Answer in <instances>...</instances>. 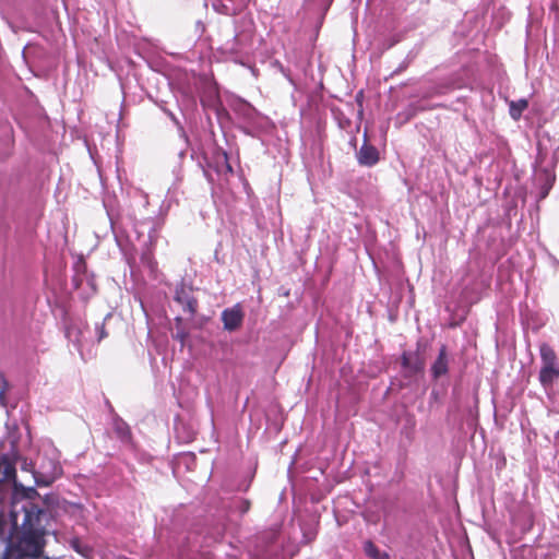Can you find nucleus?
<instances>
[{"label": "nucleus", "mask_w": 559, "mask_h": 559, "mask_svg": "<svg viewBox=\"0 0 559 559\" xmlns=\"http://www.w3.org/2000/svg\"><path fill=\"white\" fill-rule=\"evenodd\" d=\"M19 550L23 556L38 557L43 551L41 535L33 530L24 532L19 540Z\"/></svg>", "instance_id": "1"}, {"label": "nucleus", "mask_w": 559, "mask_h": 559, "mask_svg": "<svg viewBox=\"0 0 559 559\" xmlns=\"http://www.w3.org/2000/svg\"><path fill=\"white\" fill-rule=\"evenodd\" d=\"M175 301L182 306L183 310L193 317L198 311V299L193 296V288L185 283L176 286Z\"/></svg>", "instance_id": "2"}, {"label": "nucleus", "mask_w": 559, "mask_h": 559, "mask_svg": "<svg viewBox=\"0 0 559 559\" xmlns=\"http://www.w3.org/2000/svg\"><path fill=\"white\" fill-rule=\"evenodd\" d=\"M13 480L15 490H19L21 487L26 493L25 497L29 498L31 493H36L34 488L25 489L16 481V468L14 462L10 460L7 455L0 456V481H10Z\"/></svg>", "instance_id": "3"}, {"label": "nucleus", "mask_w": 559, "mask_h": 559, "mask_svg": "<svg viewBox=\"0 0 559 559\" xmlns=\"http://www.w3.org/2000/svg\"><path fill=\"white\" fill-rule=\"evenodd\" d=\"M401 365L405 377H413L424 371L425 359L419 352H404L401 356Z\"/></svg>", "instance_id": "4"}, {"label": "nucleus", "mask_w": 559, "mask_h": 559, "mask_svg": "<svg viewBox=\"0 0 559 559\" xmlns=\"http://www.w3.org/2000/svg\"><path fill=\"white\" fill-rule=\"evenodd\" d=\"M243 318L245 313L239 304L233 306L231 308H226L222 312L224 329L229 332L238 330L242 325Z\"/></svg>", "instance_id": "5"}, {"label": "nucleus", "mask_w": 559, "mask_h": 559, "mask_svg": "<svg viewBox=\"0 0 559 559\" xmlns=\"http://www.w3.org/2000/svg\"><path fill=\"white\" fill-rule=\"evenodd\" d=\"M535 178L539 187V199H545L556 181V175L551 169L540 168L536 171Z\"/></svg>", "instance_id": "6"}, {"label": "nucleus", "mask_w": 559, "mask_h": 559, "mask_svg": "<svg viewBox=\"0 0 559 559\" xmlns=\"http://www.w3.org/2000/svg\"><path fill=\"white\" fill-rule=\"evenodd\" d=\"M356 157L359 165L367 167L374 166L380 159L379 151L377 147L369 144L367 141H365L360 146Z\"/></svg>", "instance_id": "7"}, {"label": "nucleus", "mask_w": 559, "mask_h": 559, "mask_svg": "<svg viewBox=\"0 0 559 559\" xmlns=\"http://www.w3.org/2000/svg\"><path fill=\"white\" fill-rule=\"evenodd\" d=\"M431 376L435 380L445 376L449 371V357L447 346L442 345L439 349V354L431 365Z\"/></svg>", "instance_id": "8"}, {"label": "nucleus", "mask_w": 559, "mask_h": 559, "mask_svg": "<svg viewBox=\"0 0 559 559\" xmlns=\"http://www.w3.org/2000/svg\"><path fill=\"white\" fill-rule=\"evenodd\" d=\"M8 526L4 514L0 513V559H16L13 558L9 538L5 536V530Z\"/></svg>", "instance_id": "9"}, {"label": "nucleus", "mask_w": 559, "mask_h": 559, "mask_svg": "<svg viewBox=\"0 0 559 559\" xmlns=\"http://www.w3.org/2000/svg\"><path fill=\"white\" fill-rule=\"evenodd\" d=\"M557 379H559V368L557 366L542 367L539 381L545 389L551 388Z\"/></svg>", "instance_id": "10"}, {"label": "nucleus", "mask_w": 559, "mask_h": 559, "mask_svg": "<svg viewBox=\"0 0 559 559\" xmlns=\"http://www.w3.org/2000/svg\"><path fill=\"white\" fill-rule=\"evenodd\" d=\"M540 358H542V367L546 366H557V356L555 350L546 343H543L539 347Z\"/></svg>", "instance_id": "11"}, {"label": "nucleus", "mask_w": 559, "mask_h": 559, "mask_svg": "<svg viewBox=\"0 0 559 559\" xmlns=\"http://www.w3.org/2000/svg\"><path fill=\"white\" fill-rule=\"evenodd\" d=\"M528 107V100L521 98L509 103V114L513 120H519L524 110Z\"/></svg>", "instance_id": "12"}, {"label": "nucleus", "mask_w": 559, "mask_h": 559, "mask_svg": "<svg viewBox=\"0 0 559 559\" xmlns=\"http://www.w3.org/2000/svg\"><path fill=\"white\" fill-rule=\"evenodd\" d=\"M115 432L117 437L123 442H129L131 440V430L129 426L122 420H117L115 423Z\"/></svg>", "instance_id": "13"}, {"label": "nucleus", "mask_w": 559, "mask_h": 559, "mask_svg": "<svg viewBox=\"0 0 559 559\" xmlns=\"http://www.w3.org/2000/svg\"><path fill=\"white\" fill-rule=\"evenodd\" d=\"M364 550H365L366 556H368L371 559H381V557H382V554H380L379 548L371 540L365 542Z\"/></svg>", "instance_id": "14"}, {"label": "nucleus", "mask_w": 559, "mask_h": 559, "mask_svg": "<svg viewBox=\"0 0 559 559\" xmlns=\"http://www.w3.org/2000/svg\"><path fill=\"white\" fill-rule=\"evenodd\" d=\"M70 545L78 554L84 557H87L91 552V548L87 545H83L79 538L71 539Z\"/></svg>", "instance_id": "15"}, {"label": "nucleus", "mask_w": 559, "mask_h": 559, "mask_svg": "<svg viewBox=\"0 0 559 559\" xmlns=\"http://www.w3.org/2000/svg\"><path fill=\"white\" fill-rule=\"evenodd\" d=\"M9 389V383L4 379L3 374L0 372V404L5 405L4 394Z\"/></svg>", "instance_id": "16"}, {"label": "nucleus", "mask_w": 559, "mask_h": 559, "mask_svg": "<svg viewBox=\"0 0 559 559\" xmlns=\"http://www.w3.org/2000/svg\"><path fill=\"white\" fill-rule=\"evenodd\" d=\"M96 331H97V341L98 342L103 341L104 338H106L108 336V332L106 331L105 323L97 325Z\"/></svg>", "instance_id": "17"}, {"label": "nucleus", "mask_w": 559, "mask_h": 559, "mask_svg": "<svg viewBox=\"0 0 559 559\" xmlns=\"http://www.w3.org/2000/svg\"><path fill=\"white\" fill-rule=\"evenodd\" d=\"M224 164H225L224 166H225V170H226V173H228V174H233V167H231V165L228 163V157H227V154H226V153H224Z\"/></svg>", "instance_id": "18"}, {"label": "nucleus", "mask_w": 559, "mask_h": 559, "mask_svg": "<svg viewBox=\"0 0 559 559\" xmlns=\"http://www.w3.org/2000/svg\"><path fill=\"white\" fill-rule=\"evenodd\" d=\"M381 559H390V556H389V554H386V552L382 554V557H381Z\"/></svg>", "instance_id": "19"}, {"label": "nucleus", "mask_w": 559, "mask_h": 559, "mask_svg": "<svg viewBox=\"0 0 559 559\" xmlns=\"http://www.w3.org/2000/svg\"><path fill=\"white\" fill-rule=\"evenodd\" d=\"M177 337H178V338H180L181 341H183V340H185V334H179V333H178V334H177Z\"/></svg>", "instance_id": "20"}, {"label": "nucleus", "mask_w": 559, "mask_h": 559, "mask_svg": "<svg viewBox=\"0 0 559 559\" xmlns=\"http://www.w3.org/2000/svg\"><path fill=\"white\" fill-rule=\"evenodd\" d=\"M2 501V495L0 493V502Z\"/></svg>", "instance_id": "21"}]
</instances>
